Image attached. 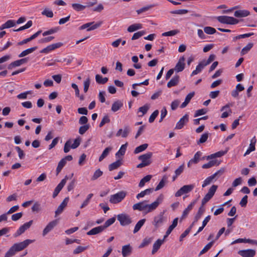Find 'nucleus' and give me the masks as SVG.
Segmentation results:
<instances>
[{"instance_id":"nucleus-5","label":"nucleus","mask_w":257,"mask_h":257,"mask_svg":"<svg viewBox=\"0 0 257 257\" xmlns=\"http://www.w3.org/2000/svg\"><path fill=\"white\" fill-rule=\"evenodd\" d=\"M217 20L222 24L234 25L238 23L239 21L233 17H228L226 16H219L217 18Z\"/></svg>"},{"instance_id":"nucleus-48","label":"nucleus","mask_w":257,"mask_h":257,"mask_svg":"<svg viewBox=\"0 0 257 257\" xmlns=\"http://www.w3.org/2000/svg\"><path fill=\"white\" fill-rule=\"evenodd\" d=\"M59 30V27H55L54 28H52L48 31H45L43 33V36H46L47 35H51L52 34L57 32Z\"/></svg>"},{"instance_id":"nucleus-33","label":"nucleus","mask_w":257,"mask_h":257,"mask_svg":"<svg viewBox=\"0 0 257 257\" xmlns=\"http://www.w3.org/2000/svg\"><path fill=\"white\" fill-rule=\"evenodd\" d=\"M146 222V219H142L139 220L136 224L133 232L136 233L138 232Z\"/></svg>"},{"instance_id":"nucleus-7","label":"nucleus","mask_w":257,"mask_h":257,"mask_svg":"<svg viewBox=\"0 0 257 257\" xmlns=\"http://www.w3.org/2000/svg\"><path fill=\"white\" fill-rule=\"evenodd\" d=\"M33 222V221L30 220V221L26 222L24 223L23 225L21 226L17 230L16 232L14 234V237H17L22 234H23L25 231L29 229L31 226L32 225V223Z\"/></svg>"},{"instance_id":"nucleus-49","label":"nucleus","mask_w":257,"mask_h":257,"mask_svg":"<svg viewBox=\"0 0 257 257\" xmlns=\"http://www.w3.org/2000/svg\"><path fill=\"white\" fill-rule=\"evenodd\" d=\"M103 174V172L99 169H97L94 173L93 175L91 178V180L93 181L95 180L100 177Z\"/></svg>"},{"instance_id":"nucleus-13","label":"nucleus","mask_w":257,"mask_h":257,"mask_svg":"<svg viewBox=\"0 0 257 257\" xmlns=\"http://www.w3.org/2000/svg\"><path fill=\"white\" fill-rule=\"evenodd\" d=\"M63 45V43L61 42H58L57 43L52 44L48 46L47 47L43 49L40 52L42 53H48L50 51L55 50L57 48H60Z\"/></svg>"},{"instance_id":"nucleus-41","label":"nucleus","mask_w":257,"mask_h":257,"mask_svg":"<svg viewBox=\"0 0 257 257\" xmlns=\"http://www.w3.org/2000/svg\"><path fill=\"white\" fill-rule=\"evenodd\" d=\"M178 218H175L173 220L172 224L169 227V228H168V229L167 230V234H168V233H171V232L172 231V230L177 226V225L178 224Z\"/></svg>"},{"instance_id":"nucleus-45","label":"nucleus","mask_w":257,"mask_h":257,"mask_svg":"<svg viewBox=\"0 0 257 257\" xmlns=\"http://www.w3.org/2000/svg\"><path fill=\"white\" fill-rule=\"evenodd\" d=\"M72 7L75 11L78 12L83 11L86 8V6L77 3L72 4Z\"/></svg>"},{"instance_id":"nucleus-25","label":"nucleus","mask_w":257,"mask_h":257,"mask_svg":"<svg viewBox=\"0 0 257 257\" xmlns=\"http://www.w3.org/2000/svg\"><path fill=\"white\" fill-rule=\"evenodd\" d=\"M249 14V12L247 10H237L234 12V16L237 18H242L248 16Z\"/></svg>"},{"instance_id":"nucleus-3","label":"nucleus","mask_w":257,"mask_h":257,"mask_svg":"<svg viewBox=\"0 0 257 257\" xmlns=\"http://www.w3.org/2000/svg\"><path fill=\"white\" fill-rule=\"evenodd\" d=\"M126 192L121 191L118 193L111 195L110 196L109 202L112 204H117L120 202L125 197Z\"/></svg>"},{"instance_id":"nucleus-19","label":"nucleus","mask_w":257,"mask_h":257,"mask_svg":"<svg viewBox=\"0 0 257 257\" xmlns=\"http://www.w3.org/2000/svg\"><path fill=\"white\" fill-rule=\"evenodd\" d=\"M196 202V200L193 201L183 211L182 215L181 217V220H182L184 218H185L190 211L192 209L194 206L195 205V203Z\"/></svg>"},{"instance_id":"nucleus-23","label":"nucleus","mask_w":257,"mask_h":257,"mask_svg":"<svg viewBox=\"0 0 257 257\" xmlns=\"http://www.w3.org/2000/svg\"><path fill=\"white\" fill-rule=\"evenodd\" d=\"M164 242V238L162 239H158L153 244L152 253L153 254L155 253L160 248L161 245Z\"/></svg>"},{"instance_id":"nucleus-59","label":"nucleus","mask_w":257,"mask_h":257,"mask_svg":"<svg viewBox=\"0 0 257 257\" xmlns=\"http://www.w3.org/2000/svg\"><path fill=\"white\" fill-rule=\"evenodd\" d=\"M179 31L178 30H174L166 32L162 34L163 36H172L177 34Z\"/></svg>"},{"instance_id":"nucleus-62","label":"nucleus","mask_w":257,"mask_h":257,"mask_svg":"<svg viewBox=\"0 0 257 257\" xmlns=\"http://www.w3.org/2000/svg\"><path fill=\"white\" fill-rule=\"evenodd\" d=\"M205 210L204 208L203 207V206L202 205L198 209V212L197 214L195 216V220L196 221H197L201 217V216L203 213L204 211Z\"/></svg>"},{"instance_id":"nucleus-53","label":"nucleus","mask_w":257,"mask_h":257,"mask_svg":"<svg viewBox=\"0 0 257 257\" xmlns=\"http://www.w3.org/2000/svg\"><path fill=\"white\" fill-rule=\"evenodd\" d=\"M201 155H202V153L201 152H200V151L197 152L194 155L193 158L191 159V162H193L194 164H197L199 162Z\"/></svg>"},{"instance_id":"nucleus-39","label":"nucleus","mask_w":257,"mask_h":257,"mask_svg":"<svg viewBox=\"0 0 257 257\" xmlns=\"http://www.w3.org/2000/svg\"><path fill=\"white\" fill-rule=\"evenodd\" d=\"M148 147V144H144L137 147L134 150V153L137 154L145 151Z\"/></svg>"},{"instance_id":"nucleus-63","label":"nucleus","mask_w":257,"mask_h":257,"mask_svg":"<svg viewBox=\"0 0 257 257\" xmlns=\"http://www.w3.org/2000/svg\"><path fill=\"white\" fill-rule=\"evenodd\" d=\"M110 122V119L109 118V116L107 115L103 116L102 118L101 122H100L99 126V127H102L103 126L105 123H109Z\"/></svg>"},{"instance_id":"nucleus-21","label":"nucleus","mask_w":257,"mask_h":257,"mask_svg":"<svg viewBox=\"0 0 257 257\" xmlns=\"http://www.w3.org/2000/svg\"><path fill=\"white\" fill-rule=\"evenodd\" d=\"M148 201L145 200L142 202H140L139 203H137L136 204H135L133 206V209L134 210H139L140 211H144L145 208V204L146 203H147Z\"/></svg>"},{"instance_id":"nucleus-16","label":"nucleus","mask_w":257,"mask_h":257,"mask_svg":"<svg viewBox=\"0 0 257 257\" xmlns=\"http://www.w3.org/2000/svg\"><path fill=\"white\" fill-rule=\"evenodd\" d=\"M58 224L57 220H54L50 222L43 231V235L45 236Z\"/></svg>"},{"instance_id":"nucleus-30","label":"nucleus","mask_w":257,"mask_h":257,"mask_svg":"<svg viewBox=\"0 0 257 257\" xmlns=\"http://www.w3.org/2000/svg\"><path fill=\"white\" fill-rule=\"evenodd\" d=\"M123 105L122 102L120 100L115 101L112 105L111 110L116 112Z\"/></svg>"},{"instance_id":"nucleus-44","label":"nucleus","mask_w":257,"mask_h":257,"mask_svg":"<svg viewBox=\"0 0 257 257\" xmlns=\"http://www.w3.org/2000/svg\"><path fill=\"white\" fill-rule=\"evenodd\" d=\"M32 24H33L32 21H29L25 25H24V26H23L22 27H20L19 28H18L17 29L13 30V31H14V32H19V31H22V30L28 29V28H30L32 26Z\"/></svg>"},{"instance_id":"nucleus-50","label":"nucleus","mask_w":257,"mask_h":257,"mask_svg":"<svg viewBox=\"0 0 257 257\" xmlns=\"http://www.w3.org/2000/svg\"><path fill=\"white\" fill-rule=\"evenodd\" d=\"M115 220L116 219L115 217H113L111 218H109V219L105 221V222L104 223V225H102V226L105 229V228L112 224L115 222Z\"/></svg>"},{"instance_id":"nucleus-37","label":"nucleus","mask_w":257,"mask_h":257,"mask_svg":"<svg viewBox=\"0 0 257 257\" xmlns=\"http://www.w3.org/2000/svg\"><path fill=\"white\" fill-rule=\"evenodd\" d=\"M253 46V44L252 43H249L247 44V45H246L245 47H244L241 51V55H244L247 53L248 51L252 48V47Z\"/></svg>"},{"instance_id":"nucleus-2","label":"nucleus","mask_w":257,"mask_h":257,"mask_svg":"<svg viewBox=\"0 0 257 257\" xmlns=\"http://www.w3.org/2000/svg\"><path fill=\"white\" fill-rule=\"evenodd\" d=\"M152 156L153 153L152 152H148L139 156L138 159L141 160L142 163L138 164L137 167L138 168H142L150 165L152 163L151 158Z\"/></svg>"},{"instance_id":"nucleus-38","label":"nucleus","mask_w":257,"mask_h":257,"mask_svg":"<svg viewBox=\"0 0 257 257\" xmlns=\"http://www.w3.org/2000/svg\"><path fill=\"white\" fill-rule=\"evenodd\" d=\"M112 150L111 147H107L104 149L102 154L99 158V161L101 162L109 154L110 151Z\"/></svg>"},{"instance_id":"nucleus-6","label":"nucleus","mask_w":257,"mask_h":257,"mask_svg":"<svg viewBox=\"0 0 257 257\" xmlns=\"http://www.w3.org/2000/svg\"><path fill=\"white\" fill-rule=\"evenodd\" d=\"M194 187V186L192 184L184 185L176 192L175 195L176 197H179L184 194H187L191 192L193 189Z\"/></svg>"},{"instance_id":"nucleus-15","label":"nucleus","mask_w":257,"mask_h":257,"mask_svg":"<svg viewBox=\"0 0 257 257\" xmlns=\"http://www.w3.org/2000/svg\"><path fill=\"white\" fill-rule=\"evenodd\" d=\"M238 253L242 257H253L255 254V250L252 249L240 250Z\"/></svg>"},{"instance_id":"nucleus-55","label":"nucleus","mask_w":257,"mask_h":257,"mask_svg":"<svg viewBox=\"0 0 257 257\" xmlns=\"http://www.w3.org/2000/svg\"><path fill=\"white\" fill-rule=\"evenodd\" d=\"M145 34V32L144 31H139V32H138L137 33H135L133 37H132V40H137V39H138L139 38H140L141 37L143 36V35H144Z\"/></svg>"},{"instance_id":"nucleus-4","label":"nucleus","mask_w":257,"mask_h":257,"mask_svg":"<svg viewBox=\"0 0 257 257\" xmlns=\"http://www.w3.org/2000/svg\"><path fill=\"white\" fill-rule=\"evenodd\" d=\"M117 219L121 226H126L132 222L130 216L126 213H121L117 215Z\"/></svg>"},{"instance_id":"nucleus-22","label":"nucleus","mask_w":257,"mask_h":257,"mask_svg":"<svg viewBox=\"0 0 257 257\" xmlns=\"http://www.w3.org/2000/svg\"><path fill=\"white\" fill-rule=\"evenodd\" d=\"M220 164V161L217 160H213L207 163L204 164L202 165V168L203 169L210 168L213 166H217Z\"/></svg>"},{"instance_id":"nucleus-51","label":"nucleus","mask_w":257,"mask_h":257,"mask_svg":"<svg viewBox=\"0 0 257 257\" xmlns=\"http://www.w3.org/2000/svg\"><path fill=\"white\" fill-rule=\"evenodd\" d=\"M204 31L205 33L209 35H212L216 33L215 28L209 26L204 27Z\"/></svg>"},{"instance_id":"nucleus-12","label":"nucleus","mask_w":257,"mask_h":257,"mask_svg":"<svg viewBox=\"0 0 257 257\" xmlns=\"http://www.w3.org/2000/svg\"><path fill=\"white\" fill-rule=\"evenodd\" d=\"M185 58L184 56L180 57L173 69L177 72H182L185 68V64L184 63Z\"/></svg>"},{"instance_id":"nucleus-28","label":"nucleus","mask_w":257,"mask_h":257,"mask_svg":"<svg viewBox=\"0 0 257 257\" xmlns=\"http://www.w3.org/2000/svg\"><path fill=\"white\" fill-rule=\"evenodd\" d=\"M16 25V22L14 20H10L7 21L5 24L0 27V30H2L5 29L10 28L13 27Z\"/></svg>"},{"instance_id":"nucleus-1","label":"nucleus","mask_w":257,"mask_h":257,"mask_svg":"<svg viewBox=\"0 0 257 257\" xmlns=\"http://www.w3.org/2000/svg\"><path fill=\"white\" fill-rule=\"evenodd\" d=\"M34 240L27 239L23 241L14 243L6 253L5 257H11L15 254L16 252L20 251L26 248L30 244L34 242Z\"/></svg>"},{"instance_id":"nucleus-46","label":"nucleus","mask_w":257,"mask_h":257,"mask_svg":"<svg viewBox=\"0 0 257 257\" xmlns=\"http://www.w3.org/2000/svg\"><path fill=\"white\" fill-rule=\"evenodd\" d=\"M66 161H64V159H62L58 163L57 167L56 168V173L57 175H58L62 170V168L66 164Z\"/></svg>"},{"instance_id":"nucleus-40","label":"nucleus","mask_w":257,"mask_h":257,"mask_svg":"<svg viewBox=\"0 0 257 257\" xmlns=\"http://www.w3.org/2000/svg\"><path fill=\"white\" fill-rule=\"evenodd\" d=\"M151 178H152V175H148L146 176L145 177H144L143 178H142L141 180V181L139 183V186L140 187H143L145 185V183L150 181V180H151Z\"/></svg>"},{"instance_id":"nucleus-42","label":"nucleus","mask_w":257,"mask_h":257,"mask_svg":"<svg viewBox=\"0 0 257 257\" xmlns=\"http://www.w3.org/2000/svg\"><path fill=\"white\" fill-rule=\"evenodd\" d=\"M214 243V241L212 240L210 242H209L208 243H207L204 248L202 249V250L199 253V255H201L205 252H206L213 245V244Z\"/></svg>"},{"instance_id":"nucleus-8","label":"nucleus","mask_w":257,"mask_h":257,"mask_svg":"<svg viewBox=\"0 0 257 257\" xmlns=\"http://www.w3.org/2000/svg\"><path fill=\"white\" fill-rule=\"evenodd\" d=\"M161 200L158 198L155 201L150 204H148L146 203L145 208L144 211L146 213L150 212L155 210L161 203Z\"/></svg>"},{"instance_id":"nucleus-26","label":"nucleus","mask_w":257,"mask_h":257,"mask_svg":"<svg viewBox=\"0 0 257 257\" xmlns=\"http://www.w3.org/2000/svg\"><path fill=\"white\" fill-rule=\"evenodd\" d=\"M195 94L194 92L189 93L186 96L184 102H183L181 105H180V107L183 108L185 107L187 104L189 103L192 98L194 96Z\"/></svg>"},{"instance_id":"nucleus-18","label":"nucleus","mask_w":257,"mask_h":257,"mask_svg":"<svg viewBox=\"0 0 257 257\" xmlns=\"http://www.w3.org/2000/svg\"><path fill=\"white\" fill-rule=\"evenodd\" d=\"M179 81L180 76L178 75H175L167 83V86L168 88H171L173 86L177 85Z\"/></svg>"},{"instance_id":"nucleus-32","label":"nucleus","mask_w":257,"mask_h":257,"mask_svg":"<svg viewBox=\"0 0 257 257\" xmlns=\"http://www.w3.org/2000/svg\"><path fill=\"white\" fill-rule=\"evenodd\" d=\"M168 179V176L166 175L163 176L162 179L159 182V184L156 187L155 190L158 191L162 189L165 186V182L167 181Z\"/></svg>"},{"instance_id":"nucleus-43","label":"nucleus","mask_w":257,"mask_h":257,"mask_svg":"<svg viewBox=\"0 0 257 257\" xmlns=\"http://www.w3.org/2000/svg\"><path fill=\"white\" fill-rule=\"evenodd\" d=\"M127 145V144L125 143V144L122 145L120 147L119 150L115 154L116 157H118L119 156V155H120L121 156H123L124 155L125 152L126 150Z\"/></svg>"},{"instance_id":"nucleus-29","label":"nucleus","mask_w":257,"mask_h":257,"mask_svg":"<svg viewBox=\"0 0 257 257\" xmlns=\"http://www.w3.org/2000/svg\"><path fill=\"white\" fill-rule=\"evenodd\" d=\"M132 252V248L130 244L125 245L122 247V254L123 257L128 255Z\"/></svg>"},{"instance_id":"nucleus-35","label":"nucleus","mask_w":257,"mask_h":257,"mask_svg":"<svg viewBox=\"0 0 257 257\" xmlns=\"http://www.w3.org/2000/svg\"><path fill=\"white\" fill-rule=\"evenodd\" d=\"M95 80L97 83L104 84L108 81V79L107 77L103 78L100 75L96 74L95 75Z\"/></svg>"},{"instance_id":"nucleus-54","label":"nucleus","mask_w":257,"mask_h":257,"mask_svg":"<svg viewBox=\"0 0 257 257\" xmlns=\"http://www.w3.org/2000/svg\"><path fill=\"white\" fill-rule=\"evenodd\" d=\"M88 248V246H78L77 247V248H76L74 250L73 253L75 254H78V253L84 251Z\"/></svg>"},{"instance_id":"nucleus-56","label":"nucleus","mask_w":257,"mask_h":257,"mask_svg":"<svg viewBox=\"0 0 257 257\" xmlns=\"http://www.w3.org/2000/svg\"><path fill=\"white\" fill-rule=\"evenodd\" d=\"M214 179L212 175L207 177L203 182V183L202 185V187L203 188L205 187V186L209 185L213 181V180Z\"/></svg>"},{"instance_id":"nucleus-58","label":"nucleus","mask_w":257,"mask_h":257,"mask_svg":"<svg viewBox=\"0 0 257 257\" xmlns=\"http://www.w3.org/2000/svg\"><path fill=\"white\" fill-rule=\"evenodd\" d=\"M81 141V139L80 137H78L75 139L73 144L71 145V148L74 149L79 147Z\"/></svg>"},{"instance_id":"nucleus-27","label":"nucleus","mask_w":257,"mask_h":257,"mask_svg":"<svg viewBox=\"0 0 257 257\" xmlns=\"http://www.w3.org/2000/svg\"><path fill=\"white\" fill-rule=\"evenodd\" d=\"M38 49L37 46H35L33 47H31L30 48H28L23 51H22L19 55V57H24L27 55L32 53L34 51H35L36 50Z\"/></svg>"},{"instance_id":"nucleus-10","label":"nucleus","mask_w":257,"mask_h":257,"mask_svg":"<svg viewBox=\"0 0 257 257\" xmlns=\"http://www.w3.org/2000/svg\"><path fill=\"white\" fill-rule=\"evenodd\" d=\"M68 179V178L67 176H66L65 178L63 179H62L60 183L57 186L53 193V198L56 197L58 195L59 193L60 192V191L62 190V189L65 185Z\"/></svg>"},{"instance_id":"nucleus-11","label":"nucleus","mask_w":257,"mask_h":257,"mask_svg":"<svg viewBox=\"0 0 257 257\" xmlns=\"http://www.w3.org/2000/svg\"><path fill=\"white\" fill-rule=\"evenodd\" d=\"M164 217L163 213H160L158 215L155 216L152 224L157 228L160 227L164 222Z\"/></svg>"},{"instance_id":"nucleus-36","label":"nucleus","mask_w":257,"mask_h":257,"mask_svg":"<svg viewBox=\"0 0 257 257\" xmlns=\"http://www.w3.org/2000/svg\"><path fill=\"white\" fill-rule=\"evenodd\" d=\"M153 190V189L152 188H149L145 190L144 191H143L141 192L140 193H139L136 197L137 199H140V198L144 197L146 195H149L150 193L152 192Z\"/></svg>"},{"instance_id":"nucleus-52","label":"nucleus","mask_w":257,"mask_h":257,"mask_svg":"<svg viewBox=\"0 0 257 257\" xmlns=\"http://www.w3.org/2000/svg\"><path fill=\"white\" fill-rule=\"evenodd\" d=\"M42 14L50 18H52L54 16L53 12L47 8H46L44 10V11L42 12Z\"/></svg>"},{"instance_id":"nucleus-14","label":"nucleus","mask_w":257,"mask_h":257,"mask_svg":"<svg viewBox=\"0 0 257 257\" xmlns=\"http://www.w3.org/2000/svg\"><path fill=\"white\" fill-rule=\"evenodd\" d=\"M69 201V197H66L61 203L59 205L57 210L55 212V217H57L60 215L63 211L64 209L66 207Z\"/></svg>"},{"instance_id":"nucleus-64","label":"nucleus","mask_w":257,"mask_h":257,"mask_svg":"<svg viewBox=\"0 0 257 257\" xmlns=\"http://www.w3.org/2000/svg\"><path fill=\"white\" fill-rule=\"evenodd\" d=\"M158 114H159V111L158 110H156L155 111H154L149 117V122L152 123L153 122H154L155 118L158 116Z\"/></svg>"},{"instance_id":"nucleus-9","label":"nucleus","mask_w":257,"mask_h":257,"mask_svg":"<svg viewBox=\"0 0 257 257\" xmlns=\"http://www.w3.org/2000/svg\"><path fill=\"white\" fill-rule=\"evenodd\" d=\"M131 131V128L128 125H125L123 128L119 129L116 134V137L121 136L122 138H126Z\"/></svg>"},{"instance_id":"nucleus-47","label":"nucleus","mask_w":257,"mask_h":257,"mask_svg":"<svg viewBox=\"0 0 257 257\" xmlns=\"http://www.w3.org/2000/svg\"><path fill=\"white\" fill-rule=\"evenodd\" d=\"M89 127H90L89 124L81 125L79 127V131H78L79 134H80L81 135L84 134L89 130Z\"/></svg>"},{"instance_id":"nucleus-60","label":"nucleus","mask_w":257,"mask_h":257,"mask_svg":"<svg viewBox=\"0 0 257 257\" xmlns=\"http://www.w3.org/2000/svg\"><path fill=\"white\" fill-rule=\"evenodd\" d=\"M90 79L89 77H88L84 81V83H83V85H84V88H83V90H84V92H87L88 89H89V85H90Z\"/></svg>"},{"instance_id":"nucleus-61","label":"nucleus","mask_w":257,"mask_h":257,"mask_svg":"<svg viewBox=\"0 0 257 257\" xmlns=\"http://www.w3.org/2000/svg\"><path fill=\"white\" fill-rule=\"evenodd\" d=\"M102 24V22L99 21L95 24H92L91 26H90V27L89 28H88L87 29V31H90L94 30L96 29H97L98 28L100 27V26Z\"/></svg>"},{"instance_id":"nucleus-24","label":"nucleus","mask_w":257,"mask_h":257,"mask_svg":"<svg viewBox=\"0 0 257 257\" xmlns=\"http://www.w3.org/2000/svg\"><path fill=\"white\" fill-rule=\"evenodd\" d=\"M104 230V228L102 225L99 226L91 229L90 230L87 232V234L88 235L97 234L102 232Z\"/></svg>"},{"instance_id":"nucleus-31","label":"nucleus","mask_w":257,"mask_h":257,"mask_svg":"<svg viewBox=\"0 0 257 257\" xmlns=\"http://www.w3.org/2000/svg\"><path fill=\"white\" fill-rule=\"evenodd\" d=\"M121 164L122 163L121 160H118L110 164L108 166V169L110 171L116 169L121 166Z\"/></svg>"},{"instance_id":"nucleus-17","label":"nucleus","mask_w":257,"mask_h":257,"mask_svg":"<svg viewBox=\"0 0 257 257\" xmlns=\"http://www.w3.org/2000/svg\"><path fill=\"white\" fill-rule=\"evenodd\" d=\"M189 120L188 115L186 114L184 115L182 118L180 119V120L177 122L175 128L178 130H180L186 123Z\"/></svg>"},{"instance_id":"nucleus-34","label":"nucleus","mask_w":257,"mask_h":257,"mask_svg":"<svg viewBox=\"0 0 257 257\" xmlns=\"http://www.w3.org/2000/svg\"><path fill=\"white\" fill-rule=\"evenodd\" d=\"M142 28V25L141 24H135L130 26L127 28V31L133 32Z\"/></svg>"},{"instance_id":"nucleus-57","label":"nucleus","mask_w":257,"mask_h":257,"mask_svg":"<svg viewBox=\"0 0 257 257\" xmlns=\"http://www.w3.org/2000/svg\"><path fill=\"white\" fill-rule=\"evenodd\" d=\"M208 138V133H205L201 135L200 139L197 142V144L199 145L200 144L204 143H205Z\"/></svg>"},{"instance_id":"nucleus-20","label":"nucleus","mask_w":257,"mask_h":257,"mask_svg":"<svg viewBox=\"0 0 257 257\" xmlns=\"http://www.w3.org/2000/svg\"><path fill=\"white\" fill-rule=\"evenodd\" d=\"M41 33H42L41 30L38 31V32L35 33L34 34L32 35L29 38L25 39L23 40V41L19 42L18 43V45H22L27 43L28 42L33 40L34 39H35L36 38H37Z\"/></svg>"}]
</instances>
